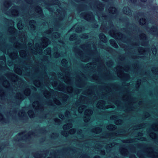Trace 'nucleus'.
Masks as SVG:
<instances>
[{"instance_id":"nucleus-1","label":"nucleus","mask_w":158,"mask_h":158,"mask_svg":"<svg viewBox=\"0 0 158 158\" xmlns=\"http://www.w3.org/2000/svg\"><path fill=\"white\" fill-rule=\"evenodd\" d=\"M110 44L114 48H117L118 47V45L115 41L113 39L110 40Z\"/></svg>"},{"instance_id":"nucleus-2","label":"nucleus","mask_w":158,"mask_h":158,"mask_svg":"<svg viewBox=\"0 0 158 158\" xmlns=\"http://www.w3.org/2000/svg\"><path fill=\"white\" fill-rule=\"evenodd\" d=\"M37 9L38 10H39V13H42V9L39 6H38L37 7Z\"/></svg>"},{"instance_id":"nucleus-3","label":"nucleus","mask_w":158,"mask_h":158,"mask_svg":"<svg viewBox=\"0 0 158 158\" xmlns=\"http://www.w3.org/2000/svg\"><path fill=\"white\" fill-rule=\"evenodd\" d=\"M142 21L143 23H142L141 22H139V23L140 25H142L143 23H145L146 22V20L145 19L143 18L142 19Z\"/></svg>"},{"instance_id":"nucleus-4","label":"nucleus","mask_w":158,"mask_h":158,"mask_svg":"<svg viewBox=\"0 0 158 158\" xmlns=\"http://www.w3.org/2000/svg\"><path fill=\"white\" fill-rule=\"evenodd\" d=\"M56 119L57 120V121H56V120H54L55 121H56V123H59V122H60V120L59 119H58V118H56Z\"/></svg>"},{"instance_id":"nucleus-5","label":"nucleus","mask_w":158,"mask_h":158,"mask_svg":"<svg viewBox=\"0 0 158 158\" xmlns=\"http://www.w3.org/2000/svg\"><path fill=\"white\" fill-rule=\"evenodd\" d=\"M100 36H101V37H103L105 39H106V36L103 34H102Z\"/></svg>"},{"instance_id":"nucleus-6","label":"nucleus","mask_w":158,"mask_h":158,"mask_svg":"<svg viewBox=\"0 0 158 158\" xmlns=\"http://www.w3.org/2000/svg\"><path fill=\"white\" fill-rule=\"evenodd\" d=\"M103 4L101 3V2H99V6L100 7H103Z\"/></svg>"},{"instance_id":"nucleus-7","label":"nucleus","mask_w":158,"mask_h":158,"mask_svg":"<svg viewBox=\"0 0 158 158\" xmlns=\"http://www.w3.org/2000/svg\"><path fill=\"white\" fill-rule=\"evenodd\" d=\"M130 1L133 3H135L137 1V0H130Z\"/></svg>"},{"instance_id":"nucleus-8","label":"nucleus","mask_w":158,"mask_h":158,"mask_svg":"<svg viewBox=\"0 0 158 158\" xmlns=\"http://www.w3.org/2000/svg\"><path fill=\"white\" fill-rule=\"evenodd\" d=\"M126 10L128 9V11H131L130 9L127 6V7H126Z\"/></svg>"},{"instance_id":"nucleus-9","label":"nucleus","mask_w":158,"mask_h":158,"mask_svg":"<svg viewBox=\"0 0 158 158\" xmlns=\"http://www.w3.org/2000/svg\"><path fill=\"white\" fill-rule=\"evenodd\" d=\"M5 119L3 118H1L0 119V121H2V122H5Z\"/></svg>"},{"instance_id":"nucleus-10","label":"nucleus","mask_w":158,"mask_h":158,"mask_svg":"<svg viewBox=\"0 0 158 158\" xmlns=\"http://www.w3.org/2000/svg\"><path fill=\"white\" fill-rule=\"evenodd\" d=\"M30 22L32 23H35V21L34 20H32Z\"/></svg>"},{"instance_id":"nucleus-11","label":"nucleus","mask_w":158,"mask_h":158,"mask_svg":"<svg viewBox=\"0 0 158 158\" xmlns=\"http://www.w3.org/2000/svg\"><path fill=\"white\" fill-rule=\"evenodd\" d=\"M142 36H143V38H144L146 37V35L145 34H143L142 35Z\"/></svg>"},{"instance_id":"nucleus-12","label":"nucleus","mask_w":158,"mask_h":158,"mask_svg":"<svg viewBox=\"0 0 158 158\" xmlns=\"http://www.w3.org/2000/svg\"><path fill=\"white\" fill-rule=\"evenodd\" d=\"M59 117L60 118H61V117L63 118L64 117V116L63 115L60 114V115H59Z\"/></svg>"},{"instance_id":"nucleus-13","label":"nucleus","mask_w":158,"mask_h":158,"mask_svg":"<svg viewBox=\"0 0 158 158\" xmlns=\"http://www.w3.org/2000/svg\"><path fill=\"white\" fill-rule=\"evenodd\" d=\"M142 2H146L147 0H140Z\"/></svg>"},{"instance_id":"nucleus-14","label":"nucleus","mask_w":158,"mask_h":158,"mask_svg":"<svg viewBox=\"0 0 158 158\" xmlns=\"http://www.w3.org/2000/svg\"><path fill=\"white\" fill-rule=\"evenodd\" d=\"M0 117L1 118H2L3 117V115L1 114H0Z\"/></svg>"},{"instance_id":"nucleus-15","label":"nucleus","mask_w":158,"mask_h":158,"mask_svg":"<svg viewBox=\"0 0 158 158\" xmlns=\"http://www.w3.org/2000/svg\"><path fill=\"white\" fill-rule=\"evenodd\" d=\"M94 25L95 26V27H97L98 26V25L96 24H95Z\"/></svg>"},{"instance_id":"nucleus-16","label":"nucleus","mask_w":158,"mask_h":158,"mask_svg":"<svg viewBox=\"0 0 158 158\" xmlns=\"http://www.w3.org/2000/svg\"><path fill=\"white\" fill-rule=\"evenodd\" d=\"M67 126L66 125H64L63 127V128L64 129Z\"/></svg>"},{"instance_id":"nucleus-17","label":"nucleus","mask_w":158,"mask_h":158,"mask_svg":"<svg viewBox=\"0 0 158 158\" xmlns=\"http://www.w3.org/2000/svg\"><path fill=\"white\" fill-rule=\"evenodd\" d=\"M91 20H95V19H94V17H93L92 18H91Z\"/></svg>"},{"instance_id":"nucleus-18","label":"nucleus","mask_w":158,"mask_h":158,"mask_svg":"<svg viewBox=\"0 0 158 158\" xmlns=\"http://www.w3.org/2000/svg\"><path fill=\"white\" fill-rule=\"evenodd\" d=\"M123 11L124 12H127V10L125 9H124L123 10Z\"/></svg>"},{"instance_id":"nucleus-19","label":"nucleus","mask_w":158,"mask_h":158,"mask_svg":"<svg viewBox=\"0 0 158 158\" xmlns=\"http://www.w3.org/2000/svg\"><path fill=\"white\" fill-rule=\"evenodd\" d=\"M17 104L18 105H19V104H20V103H19H19H18V102H17Z\"/></svg>"},{"instance_id":"nucleus-20","label":"nucleus","mask_w":158,"mask_h":158,"mask_svg":"<svg viewBox=\"0 0 158 158\" xmlns=\"http://www.w3.org/2000/svg\"><path fill=\"white\" fill-rule=\"evenodd\" d=\"M73 37V35L71 36V37H70V39L71 40V39H72L71 37Z\"/></svg>"},{"instance_id":"nucleus-21","label":"nucleus","mask_w":158,"mask_h":158,"mask_svg":"<svg viewBox=\"0 0 158 158\" xmlns=\"http://www.w3.org/2000/svg\"><path fill=\"white\" fill-rule=\"evenodd\" d=\"M97 158H100V157L99 156H98L97 157Z\"/></svg>"},{"instance_id":"nucleus-22","label":"nucleus","mask_w":158,"mask_h":158,"mask_svg":"<svg viewBox=\"0 0 158 158\" xmlns=\"http://www.w3.org/2000/svg\"><path fill=\"white\" fill-rule=\"evenodd\" d=\"M153 28L154 29H157V28L156 27H153Z\"/></svg>"},{"instance_id":"nucleus-23","label":"nucleus","mask_w":158,"mask_h":158,"mask_svg":"<svg viewBox=\"0 0 158 158\" xmlns=\"http://www.w3.org/2000/svg\"><path fill=\"white\" fill-rule=\"evenodd\" d=\"M29 112H30V113H33V111H31Z\"/></svg>"},{"instance_id":"nucleus-24","label":"nucleus","mask_w":158,"mask_h":158,"mask_svg":"<svg viewBox=\"0 0 158 158\" xmlns=\"http://www.w3.org/2000/svg\"><path fill=\"white\" fill-rule=\"evenodd\" d=\"M2 150V148L1 147H0V151H1Z\"/></svg>"},{"instance_id":"nucleus-25","label":"nucleus","mask_w":158,"mask_h":158,"mask_svg":"<svg viewBox=\"0 0 158 158\" xmlns=\"http://www.w3.org/2000/svg\"><path fill=\"white\" fill-rule=\"evenodd\" d=\"M109 48L110 49H112V48H111L109 47Z\"/></svg>"},{"instance_id":"nucleus-26","label":"nucleus","mask_w":158,"mask_h":158,"mask_svg":"<svg viewBox=\"0 0 158 158\" xmlns=\"http://www.w3.org/2000/svg\"><path fill=\"white\" fill-rule=\"evenodd\" d=\"M36 156H40V155H39V154H37L36 155Z\"/></svg>"},{"instance_id":"nucleus-27","label":"nucleus","mask_w":158,"mask_h":158,"mask_svg":"<svg viewBox=\"0 0 158 158\" xmlns=\"http://www.w3.org/2000/svg\"><path fill=\"white\" fill-rule=\"evenodd\" d=\"M112 8H114V9H116L115 8V7H112Z\"/></svg>"},{"instance_id":"nucleus-28","label":"nucleus","mask_w":158,"mask_h":158,"mask_svg":"<svg viewBox=\"0 0 158 158\" xmlns=\"http://www.w3.org/2000/svg\"><path fill=\"white\" fill-rule=\"evenodd\" d=\"M102 152H103V153H105V152H104V151H102Z\"/></svg>"},{"instance_id":"nucleus-29","label":"nucleus","mask_w":158,"mask_h":158,"mask_svg":"<svg viewBox=\"0 0 158 158\" xmlns=\"http://www.w3.org/2000/svg\"><path fill=\"white\" fill-rule=\"evenodd\" d=\"M30 137V136L29 135H28V137Z\"/></svg>"},{"instance_id":"nucleus-30","label":"nucleus","mask_w":158,"mask_h":158,"mask_svg":"<svg viewBox=\"0 0 158 158\" xmlns=\"http://www.w3.org/2000/svg\"><path fill=\"white\" fill-rule=\"evenodd\" d=\"M155 51L156 52V49L155 48Z\"/></svg>"},{"instance_id":"nucleus-31","label":"nucleus","mask_w":158,"mask_h":158,"mask_svg":"<svg viewBox=\"0 0 158 158\" xmlns=\"http://www.w3.org/2000/svg\"><path fill=\"white\" fill-rule=\"evenodd\" d=\"M65 62H66H66H66V60H65Z\"/></svg>"},{"instance_id":"nucleus-32","label":"nucleus","mask_w":158,"mask_h":158,"mask_svg":"<svg viewBox=\"0 0 158 158\" xmlns=\"http://www.w3.org/2000/svg\"><path fill=\"white\" fill-rule=\"evenodd\" d=\"M112 127H113L114 126V125H112Z\"/></svg>"},{"instance_id":"nucleus-33","label":"nucleus","mask_w":158,"mask_h":158,"mask_svg":"<svg viewBox=\"0 0 158 158\" xmlns=\"http://www.w3.org/2000/svg\"><path fill=\"white\" fill-rule=\"evenodd\" d=\"M90 14H92V12H90Z\"/></svg>"},{"instance_id":"nucleus-34","label":"nucleus","mask_w":158,"mask_h":158,"mask_svg":"<svg viewBox=\"0 0 158 158\" xmlns=\"http://www.w3.org/2000/svg\"><path fill=\"white\" fill-rule=\"evenodd\" d=\"M12 28H13V29H15V28H14L13 27Z\"/></svg>"},{"instance_id":"nucleus-35","label":"nucleus","mask_w":158,"mask_h":158,"mask_svg":"<svg viewBox=\"0 0 158 158\" xmlns=\"http://www.w3.org/2000/svg\"><path fill=\"white\" fill-rule=\"evenodd\" d=\"M141 49H143V48H141Z\"/></svg>"},{"instance_id":"nucleus-36","label":"nucleus","mask_w":158,"mask_h":158,"mask_svg":"<svg viewBox=\"0 0 158 158\" xmlns=\"http://www.w3.org/2000/svg\"><path fill=\"white\" fill-rule=\"evenodd\" d=\"M28 1H29V0H27Z\"/></svg>"}]
</instances>
